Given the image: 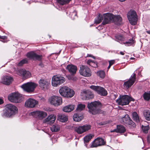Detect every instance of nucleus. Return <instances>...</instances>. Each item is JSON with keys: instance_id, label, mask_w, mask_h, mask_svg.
Instances as JSON below:
<instances>
[{"instance_id": "nucleus-1", "label": "nucleus", "mask_w": 150, "mask_h": 150, "mask_svg": "<svg viewBox=\"0 0 150 150\" xmlns=\"http://www.w3.org/2000/svg\"><path fill=\"white\" fill-rule=\"evenodd\" d=\"M18 109L12 104H8L5 106V108L1 114V116L5 118L11 117H13L18 112Z\"/></svg>"}, {"instance_id": "nucleus-2", "label": "nucleus", "mask_w": 150, "mask_h": 150, "mask_svg": "<svg viewBox=\"0 0 150 150\" xmlns=\"http://www.w3.org/2000/svg\"><path fill=\"white\" fill-rule=\"evenodd\" d=\"M102 105L100 102L96 101L88 104V108L90 113L95 115L102 112L100 109Z\"/></svg>"}, {"instance_id": "nucleus-3", "label": "nucleus", "mask_w": 150, "mask_h": 150, "mask_svg": "<svg viewBox=\"0 0 150 150\" xmlns=\"http://www.w3.org/2000/svg\"><path fill=\"white\" fill-rule=\"evenodd\" d=\"M59 92L61 96L67 98H71L74 94V90L67 86L62 87L59 89Z\"/></svg>"}, {"instance_id": "nucleus-4", "label": "nucleus", "mask_w": 150, "mask_h": 150, "mask_svg": "<svg viewBox=\"0 0 150 150\" xmlns=\"http://www.w3.org/2000/svg\"><path fill=\"white\" fill-rule=\"evenodd\" d=\"M37 84L33 82H27L23 84L21 88L25 91L28 93L33 92Z\"/></svg>"}, {"instance_id": "nucleus-5", "label": "nucleus", "mask_w": 150, "mask_h": 150, "mask_svg": "<svg viewBox=\"0 0 150 150\" xmlns=\"http://www.w3.org/2000/svg\"><path fill=\"white\" fill-rule=\"evenodd\" d=\"M65 81V78L59 75L54 76L52 78V86L56 87L63 83Z\"/></svg>"}, {"instance_id": "nucleus-6", "label": "nucleus", "mask_w": 150, "mask_h": 150, "mask_svg": "<svg viewBox=\"0 0 150 150\" xmlns=\"http://www.w3.org/2000/svg\"><path fill=\"white\" fill-rule=\"evenodd\" d=\"M131 101H134L133 99L128 95H125L121 96H120V98L116 100L119 104L122 105H128Z\"/></svg>"}, {"instance_id": "nucleus-7", "label": "nucleus", "mask_w": 150, "mask_h": 150, "mask_svg": "<svg viewBox=\"0 0 150 150\" xmlns=\"http://www.w3.org/2000/svg\"><path fill=\"white\" fill-rule=\"evenodd\" d=\"M127 16L129 23L132 25L137 24V16L134 11H131L127 14Z\"/></svg>"}, {"instance_id": "nucleus-8", "label": "nucleus", "mask_w": 150, "mask_h": 150, "mask_svg": "<svg viewBox=\"0 0 150 150\" xmlns=\"http://www.w3.org/2000/svg\"><path fill=\"white\" fill-rule=\"evenodd\" d=\"M8 100L11 102L16 103H19L21 101L22 97L18 93H12L8 97Z\"/></svg>"}, {"instance_id": "nucleus-9", "label": "nucleus", "mask_w": 150, "mask_h": 150, "mask_svg": "<svg viewBox=\"0 0 150 150\" xmlns=\"http://www.w3.org/2000/svg\"><path fill=\"white\" fill-rule=\"evenodd\" d=\"M121 122L124 125H129V127L131 128H133L135 127L136 125L135 123L132 121L129 115L127 114L125 115L122 118Z\"/></svg>"}, {"instance_id": "nucleus-10", "label": "nucleus", "mask_w": 150, "mask_h": 150, "mask_svg": "<svg viewBox=\"0 0 150 150\" xmlns=\"http://www.w3.org/2000/svg\"><path fill=\"white\" fill-rule=\"evenodd\" d=\"M89 87L91 89L96 91L98 94L101 96H105L107 94V91L105 89L101 86L92 85Z\"/></svg>"}, {"instance_id": "nucleus-11", "label": "nucleus", "mask_w": 150, "mask_h": 150, "mask_svg": "<svg viewBox=\"0 0 150 150\" xmlns=\"http://www.w3.org/2000/svg\"><path fill=\"white\" fill-rule=\"evenodd\" d=\"M79 72L81 75L84 76H91V71L87 66L81 65L80 66Z\"/></svg>"}, {"instance_id": "nucleus-12", "label": "nucleus", "mask_w": 150, "mask_h": 150, "mask_svg": "<svg viewBox=\"0 0 150 150\" xmlns=\"http://www.w3.org/2000/svg\"><path fill=\"white\" fill-rule=\"evenodd\" d=\"M91 128V126L89 125H85L83 126H80L75 127L74 128L75 131L78 134H80L88 131Z\"/></svg>"}, {"instance_id": "nucleus-13", "label": "nucleus", "mask_w": 150, "mask_h": 150, "mask_svg": "<svg viewBox=\"0 0 150 150\" xmlns=\"http://www.w3.org/2000/svg\"><path fill=\"white\" fill-rule=\"evenodd\" d=\"M136 74L133 73L129 79L124 83L123 84L124 87L126 89H128L131 87L134 83L136 80Z\"/></svg>"}, {"instance_id": "nucleus-14", "label": "nucleus", "mask_w": 150, "mask_h": 150, "mask_svg": "<svg viewBox=\"0 0 150 150\" xmlns=\"http://www.w3.org/2000/svg\"><path fill=\"white\" fill-rule=\"evenodd\" d=\"M104 19L102 24L105 25L106 24H108L111 22L112 21L113 18V15L109 13H104L103 14Z\"/></svg>"}, {"instance_id": "nucleus-15", "label": "nucleus", "mask_w": 150, "mask_h": 150, "mask_svg": "<svg viewBox=\"0 0 150 150\" xmlns=\"http://www.w3.org/2000/svg\"><path fill=\"white\" fill-rule=\"evenodd\" d=\"M26 56L28 58L32 59L34 60H37L40 61L42 58V55H38L32 51L27 53Z\"/></svg>"}, {"instance_id": "nucleus-16", "label": "nucleus", "mask_w": 150, "mask_h": 150, "mask_svg": "<svg viewBox=\"0 0 150 150\" xmlns=\"http://www.w3.org/2000/svg\"><path fill=\"white\" fill-rule=\"evenodd\" d=\"M105 143L104 140L101 138H97L95 139L92 142L91 146L92 148L104 145Z\"/></svg>"}, {"instance_id": "nucleus-17", "label": "nucleus", "mask_w": 150, "mask_h": 150, "mask_svg": "<svg viewBox=\"0 0 150 150\" xmlns=\"http://www.w3.org/2000/svg\"><path fill=\"white\" fill-rule=\"evenodd\" d=\"M50 103L55 105L58 106L61 105L62 103V99L61 97L54 96L51 97L50 99Z\"/></svg>"}, {"instance_id": "nucleus-18", "label": "nucleus", "mask_w": 150, "mask_h": 150, "mask_svg": "<svg viewBox=\"0 0 150 150\" xmlns=\"http://www.w3.org/2000/svg\"><path fill=\"white\" fill-rule=\"evenodd\" d=\"M32 115L34 117L41 120L45 118L47 115V114L45 112L38 111L33 112Z\"/></svg>"}, {"instance_id": "nucleus-19", "label": "nucleus", "mask_w": 150, "mask_h": 150, "mask_svg": "<svg viewBox=\"0 0 150 150\" xmlns=\"http://www.w3.org/2000/svg\"><path fill=\"white\" fill-rule=\"evenodd\" d=\"M38 103V101L33 99L29 98L25 103V106L29 108H33Z\"/></svg>"}, {"instance_id": "nucleus-20", "label": "nucleus", "mask_w": 150, "mask_h": 150, "mask_svg": "<svg viewBox=\"0 0 150 150\" xmlns=\"http://www.w3.org/2000/svg\"><path fill=\"white\" fill-rule=\"evenodd\" d=\"M39 86L42 89H46L48 88L49 83L45 80L41 79L39 82Z\"/></svg>"}, {"instance_id": "nucleus-21", "label": "nucleus", "mask_w": 150, "mask_h": 150, "mask_svg": "<svg viewBox=\"0 0 150 150\" xmlns=\"http://www.w3.org/2000/svg\"><path fill=\"white\" fill-rule=\"evenodd\" d=\"M67 68L72 75L75 74L77 70V67L74 65L72 64H69L67 65Z\"/></svg>"}, {"instance_id": "nucleus-22", "label": "nucleus", "mask_w": 150, "mask_h": 150, "mask_svg": "<svg viewBox=\"0 0 150 150\" xmlns=\"http://www.w3.org/2000/svg\"><path fill=\"white\" fill-rule=\"evenodd\" d=\"M13 81V78L12 77L6 76L3 78L2 82L5 85H9Z\"/></svg>"}, {"instance_id": "nucleus-23", "label": "nucleus", "mask_w": 150, "mask_h": 150, "mask_svg": "<svg viewBox=\"0 0 150 150\" xmlns=\"http://www.w3.org/2000/svg\"><path fill=\"white\" fill-rule=\"evenodd\" d=\"M83 93L85 96L86 100L92 99L94 97V95L93 93L88 90L83 91Z\"/></svg>"}, {"instance_id": "nucleus-24", "label": "nucleus", "mask_w": 150, "mask_h": 150, "mask_svg": "<svg viewBox=\"0 0 150 150\" xmlns=\"http://www.w3.org/2000/svg\"><path fill=\"white\" fill-rule=\"evenodd\" d=\"M18 72L20 75H22L25 77L28 78L31 76V74L29 71H26L24 69H20L19 70H18Z\"/></svg>"}, {"instance_id": "nucleus-25", "label": "nucleus", "mask_w": 150, "mask_h": 150, "mask_svg": "<svg viewBox=\"0 0 150 150\" xmlns=\"http://www.w3.org/2000/svg\"><path fill=\"white\" fill-rule=\"evenodd\" d=\"M74 105L70 104L64 107L62 109L65 112H69L73 110L74 108Z\"/></svg>"}, {"instance_id": "nucleus-26", "label": "nucleus", "mask_w": 150, "mask_h": 150, "mask_svg": "<svg viewBox=\"0 0 150 150\" xmlns=\"http://www.w3.org/2000/svg\"><path fill=\"white\" fill-rule=\"evenodd\" d=\"M112 21L114 22L115 24L117 25H120L121 24L122 21V18L120 15L114 16Z\"/></svg>"}, {"instance_id": "nucleus-27", "label": "nucleus", "mask_w": 150, "mask_h": 150, "mask_svg": "<svg viewBox=\"0 0 150 150\" xmlns=\"http://www.w3.org/2000/svg\"><path fill=\"white\" fill-rule=\"evenodd\" d=\"M57 119L59 121L63 122L67 121L68 118L67 116L65 115L60 114L58 115Z\"/></svg>"}, {"instance_id": "nucleus-28", "label": "nucleus", "mask_w": 150, "mask_h": 150, "mask_svg": "<svg viewBox=\"0 0 150 150\" xmlns=\"http://www.w3.org/2000/svg\"><path fill=\"white\" fill-rule=\"evenodd\" d=\"M83 118V115L81 114L76 113L74 115L73 119L74 121L77 122L80 121Z\"/></svg>"}, {"instance_id": "nucleus-29", "label": "nucleus", "mask_w": 150, "mask_h": 150, "mask_svg": "<svg viewBox=\"0 0 150 150\" xmlns=\"http://www.w3.org/2000/svg\"><path fill=\"white\" fill-rule=\"evenodd\" d=\"M56 118V117L54 115H51L45 119V121L46 122H49L51 123H53L55 121Z\"/></svg>"}, {"instance_id": "nucleus-30", "label": "nucleus", "mask_w": 150, "mask_h": 150, "mask_svg": "<svg viewBox=\"0 0 150 150\" xmlns=\"http://www.w3.org/2000/svg\"><path fill=\"white\" fill-rule=\"evenodd\" d=\"M132 119L136 122H139V118L136 112H134L132 113Z\"/></svg>"}, {"instance_id": "nucleus-31", "label": "nucleus", "mask_w": 150, "mask_h": 150, "mask_svg": "<svg viewBox=\"0 0 150 150\" xmlns=\"http://www.w3.org/2000/svg\"><path fill=\"white\" fill-rule=\"evenodd\" d=\"M117 127L118 133H124L126 131L125 127L122 125H117Z\"/></svg>"}, {"instance_id": "nucleus-32", "label": "nucleus", "mask_w": 150, "mask_h": 150, "mask_svg": "<svg viewBox=\"0 0 150 150\" xmlns=\"http://www.w3.org/2000/svg\"><path fill=\"white\" fill-rule=\"evenodd\" d=\"M50 129L52 132H57L59 130L60 127L58 125L55 124L50 127Z\"/></svg>"}, {"instance_id": "nucleus-33", "label": "nucleus", "mask_w": 150, "mask_h": 150, "mask_svg": "<svg viewBox=\"0 0 150 150\" xmlns=\"http://www.w3.org/2000/svg\"><path fill=\"white\" fill-rule=\"evenodd\" d=\"M144 115L146 120L150 121V111L145 110L144 112Z\"/></svg>"}, {"instance_id": "nucleus-34", "label": "nucleus", "mask_w": 150, "mask_h": 150, "mask_svg": "<svg viewBox=\"0 0 150 150\" xmlns=\"http://www.w3.org/2000/svg\"><path fill=\"white\" fill-rule=\"evenodd\" d=\"M87 63L90 66L94 67H97V62H94L92 60H88L87 62Z\"/></svg>"}, {"instance_id": "nucleus-35", "label": "nucleus", "mask_w": 150, "mask_h": 150, "mask_svg": "<svg viewBox=\"0 0 150 150\" xmlns=\"http://www.w3.org/2000/svg\"><path fill=\"white\" fill-rule=\"evenodd\" d=\"M115 38L117 41L121 43L124 42V38L123 36L120 35H117L115 36Z\"/></svg>"}, {"instance_id": "nucleus-36", "label": "nucleus", "mask_w": 150, "mask_h": 150, "mask_svg": "<svg viewBox=\"0 0 150 150\" xmlns=\"http://www.w3.org/2000/svg\"><path fill=\"white\" fill-rule=\"evenodd\" d=\"M143 97L144 100H149L150 99V91L145 92L143 94Z\"/></svg>"}, {"instance_id": "nucleus-37", "label": "nucleus", "mask_w": 150, "mask_h": 150, "mask_svg": "<svg viewBox=\"0 0 150 150\" xmlns=\"http://www.w3.org/2000/svg\"><path fill=\"white\" fill-rule=\"evenodd\" d=\"M94 136V135L90 134L87 136H86L84 138V143H88L91 140L92 137Z\"/></svg>"}, {"instance_id": "nucleus-38", "label": "nucleus", "mask_w": 150, "mask_h": 150, "mask_svg": "<svg viewBox=\"0 0 150 150\" xmlns=\"http://www.w3.org/2000/svg\"><path fill=\"white\" fill-rule=\"evenodd\" d=\"M103 19V16L102 15L99 14L97 18L95 19V23L96 24H99L101 22Z\"/></svg>"}, {"instance_id": "nucleus-39", "label": "nucleus", "mask_w": 150, "mask_h": 150, "mask_svg": "<svg viewBox=\"0 0 150 150\" xmlns=\"http://www.w3.org/2000/svg\"><path fill=\"white\" fill-rule=\"evenodd\" d=\"M134 42V40L132 39L129 40L128 41L123 42V43L125 44L126 46H130L131 45L133 46Z\"/></svg>"}, {"instance_id": "nucleus-40", "label": "nucleus", "mask_w": 150, "mask_h": 150, "mask_svg": "<svg viewBox=\"0 0 150 150\" xmlns=\"http://www.w3.org/2000/svg\"><path fill=\"white\" fill-rule=\"evenodd\" d=\"M71 0H57V2L61 5H64L68 3Z\"/></svg>"}, {"instance_id": "nucleus-41", "label": "nucleus", "mask_w": 150, "mask_h": 150, "mask_svg": "<svg viewBox=\"0 0 150 150\" xmlns=\"http://www.w3.org/2000/svg\"><path fill=\"white\" fill-rule=\"evenodd\" d=\"M97 74L100 78L103 79L105 77V73L103 71H100L97 72Z\"/></svg>"}, {"instance_id": "nucleus-42", "label": "nucleus", "mask_w": 150, "mask_h": 150, "mask_svg": "<svg viewBox=\"0 0 150 150\" xmlns=\"http://www.w3.org/2000/svg\"><path fill=\"white\" fill-rule=\"evenodd\" d=\"M85 107V105L80 104L78 105L76 110L77 111H81L84 109Z\"/></svg>"}, {"instance_id": "nucleus-43", "label": "nucleus", "mask_w": 150, "mask_h": 150, "mask_svg": "<svg viewBox=\"0 0 150 150\" xmlns=\"http://www.w3.org/2000/svg\"><path fill=\"white\" fill-rule=\"evenodd\" d=\"M28 62V60L27 59H23L19 62L18 65V66H22L23 64L27 63Z\"/></svg>"}, {"instance_id": "nucleus-44", "label": "nucleus", "mask_w": 150, "mask_h": 150, "mask_svg": "<svg viewBox=\"0 0 150 150\" xmlns=\"http://www.w3.org/2000/svg\"><path fill=\"white\" fill-rule=\"evenodd\" d=\"M142 129L143 132L145 133H147L148 132L149 127L148 126H142Z\"/></svg>"}, {"instance_id": "nucleus-45", "label": "nucleus", "mask_w": 150, "mask_h": 150, "mask_svg": "<svg viewBox=\"0 0 150 150\" xmlns=\"http://www.w3.org/2000/svg\"><path fill=\"white\" fill-rule=\"evenodd\" d=\"M71 18L73 19H74L76 18L77 17V13L76 11H74L71 13Z\"/></svg>"}, {"instance_id": "nucleus-46", "label": "nucleus", "mask_w": 150, "mask_h": 150, "mask_svg": "<svg viewBox=\"0 0 150 150\" xmlns=\"http://www.w3.org/2000/svg\"><path fill=\"white\" fill-rule=\"evenodd\" d=\"M115 62V61L114 60H111L110 61H109V64L111 66L114 64Z\"/></svg>"}, {"instance_id": "nucleus-47", "label": "nucleus", "mask_w": 150, "mask_h": 150, "mask_svg": "<svg viewBox=\"0 0 150 150\" xmlns=\"http://www.w3.org/2000/svg\"><path fill=\"white\" fill-rule=\"evenodd\" d=\"M0 39H1L3 40L7 39V37L5 36H1L0 35Z\"/></svg>"}, {"instance_id": "nucleus-48", "label": "nucleus", "mask_w": 150, "mask_h": 150, "mask_svg": "<svg viewBox=\"0 0 150 150\" xmlns=\"http://www.w3.org/2000/svg\"><path fill=\"white\" fill-rule=\"evenodd\" d=\"M110 132H115L118 133V129H117V128L116 129H114L113 130H111L110 131Z\"/></svg>"}, {"instance_id": "nucleus-49", "label": "nucleus", "mask_w": 150, "mask_h": 150, "mask_svg": "<svg viewBox=\"0 0 150 150\" xmlns=\"http://www.w3.org/2000/svg\"><path fill=\"white\" fill-rule=\"evenodd\" d=\"M138 69H139V70L140 69V70H138V74L139 75H140L141 74V71H142V68L141 69V68H139L138 69H137L136 71H137Z\"/></svg>"}, {"instance_id": "nucleus-50", "label": "nucleus", "mask_w": 150, "mask_h": 150, "mask_svg": "<svg viewBox=\"0 0 150 150\" xmlns=\"http://www.w3.org/2000/svg\"><path fill=\"white\" fill-rule=\"evenodd\" d=\"M39 65L41 67H43V64L42 62H40L39 64Z\"/></svg>"}, {"instance_id": "nucleus-51", "label": "nucleus", "mask_w": 150, "mask_h": 150, "mask_svg": "<svg viewBox=\"0 0 150 150\" xmlns=\"http://www.w3.org/2000/svg\"><path fill=\"white\" fill-rule=\"evenodd\" d=\"M3 103V100L2 99H0V105L2 104Z\"/></svg>"}, {"instance_id": "nucleus-52", "label": "nucleus", "mask_w": 150, "mask_h": 150, "mask_svg": "<svg viewBox=\"0 0 150 150\" xmlns=\"http://www.w3.org/2000/svg\"><path fill=\"white\" fill-rule=\"evenodd\" d=\"M99 124L100 125H104L105 124V123H102V122H100L99 123Z\"/></svg>"}, {"instance_id": "nucleus-53", "label": "nucleus", "mask_w": 150, "mask_h": 150, "mask_svg": "<svg viewBox=\"0 0 150 150\" xmlns=\"http://www.w3.org/2000/svg\"><path fill=\"white\" fill-rule=\"evenodd\" d=\"M120 54L122 55H123L125 53L122 52H120Z\"/></svg>"}, {"instance_id": "nucleus-54", "label": "nucleus", "mask_w": 150, "mask_h": 150, "mask_svg": "<svg viewBox=\"0 0 150 150\" xmlns=\"http://www.w3.org/2000/svg\"><path fill=\"white\" fill-rule=\"evenodd\" d=\"M89 57H92L94 59H95V57L93 56H92L91 55H90L89 56Z\"/></svg>"}, {"instance_id": "nucleus-55", "label": "nucleus", "mask_w": 150, "mask_h": 150, "mask_svg": "<svg viewBox=\"0 0 150 150\" xmlns=\"http://www.w3.org/2000/svg\"><path fill=\"white\" fill-rule=\"evenodd\" d=\"M146 32L148 34H150V30L147 31Z\"/></svg>"}, {"instance_id": "nucleus-56", "label": "nucleus", "mask_w": 150, "mask_h": 150, "mask_svg": "<svg viewBox=\"0 0 150 150\" xmlns=\"http://www.w3.org/2000/svg\"><path fill=\"white\" fill-rule=\"evenodd\" d=\"M111 66L109 64V65L108 66V69H110V67H111Z\"/></svg>"}, {"instance_id": "nucleus-57", "label": "nucleus", "mask_w": 150, "mask_h": 150, "mask_svg": "<svg viewBox=\"0 0 150 150\" xmlns=\"http://www.w3.org/2000/svg\"><path fill=\"white\" fill-rule=\"evenodd\" d=\"M149 7L148 8V9H150V4L149 5Z\"/></svg>"}, {"instance_id": "nucleus-58", "label": "nucleus", "mask_w": 150, "mask_h": 150, "mask_svg": "<svg viewBox=\"0 0 150 150\" xmlns=\"http://www.w3.org/2000/svg\"><path fill=\"white\" fill-rule=\"evenodd\" d=\"M2 41L3 42H5L3 40V41Z\"/></svg>"}]
</instances>
